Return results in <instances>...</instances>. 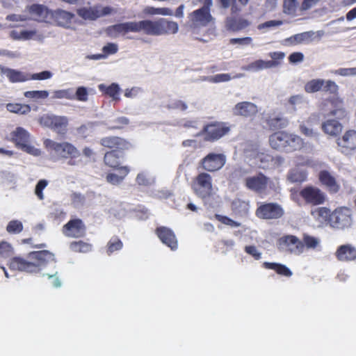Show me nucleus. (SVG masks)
<instances>
[{
  "mask_svg": "<svg viewBox=\"0 0 356 356\" xmlns=\"http://www.w3.org/2000/svg\"><path fill=\"white\" fill-rule=\"evenodd\" d=\"M10 140L15 144V147L22 151L34 156H39L40 150L35 148L29 144L30 134L21 127H17L10 133Z\"/></svg>",
  "mask_w": 356,
  "mask_h": 356,
  "instance_id": "nucleus-7",
  "label": "nucleus"
},
{
  "mask_svg": "<svg viewBox=\"0 0 356 356\" xmlns=\"http://www.w3.org/2000/svg\"><path fill=\"white\" fill-rule=\"evenodd\" d=\"M70 248L74 252L87 253L92 250V245L83 241H77L71 242Z\"/></svg>",
  "mask_w": 356,
  "mask_h": 356,
  "instance_id": "nucleus-38",
  "label": "nucleus"
},
{
  "mask_svg": "<svg viewBox=\"0 0 356 356\" xmlns=\"http://www.w3.org/2000/svg\"><path fill=\"white\" fill-rule=\"evenodd\" d=\"M115 124L110 127L108 129L110 130L115 129H123L126 125H127L129 122V120L126 117H119L115 120Z\"/></svg>",
  "mask_w": 356,
  "mask_h": 356,
  "instance_id": "nucleus-54",
  "label": "nucleus"
},
{
  "mask_svg": "<svg viewBox=\"0 0 356 356\" xmlns=\"http://www.w3.org/2000/svg\"><path fill=\"white\" fill-rule=\"evenodd\" d=\"M335 256L340 261H351L356 259V248L350 244L338 247Z\"/></svg>",
  "mask_w": 356,
  "mask_h": 356,
  "instance_id": "nucleus-26",
  "label": "nucleus"
},
{
  "mask_svg": "<svg viewBox=\"0 0 356 356\" xmlns=\"http://www.w3.org/2000/svg\"><path fill=\"white\" fill-rule=\"evenodd\" d=\"M219 6L222 9H229L232 15H236L242 11L250 0H217Z\"/></svg>",
  "mask_w": 356,
  "mask_h": 356,
  "instance_id": "nucleus-25",
  "label": "nucleus"
},
{
  "mask_svg": "<svg viewBox=\"0 0 356 356\" xmlns=\"http://www.w3.org/2000/svg\"><path fill=\"white\" fill-rule=\"evenodd\" d=\"M286 143H287L285 146L286 147L284 151V152L286 153L300 150L305 146L304 140L300 136L290 133H289L288 140Z\"/></svg>",
  "mask_w": 356,
  "mask_h": 356,
  "instance_id": "nucleus-30",
  "label": "nucleus"
},
{
  "mask_svg": "<svg viewBox=\"0 0 356 356\" xmlns=\"http://www.w3.org/2000/svg\"><path fill=\"white\" fill-rule=\"evenodd\" d=\"M1 72L6 75L11 83L25 82L29 81V74L8 68L2 67Z\"/></svg>",
  "mask_w": 356,
  "mask_h": 356,
  "instance_id": "nucleus-29",
  "label": "nucleus"
},
{
  "mask_svg": "<svg viewBox=\"0 0 356 356\" xmlns=\"http://www.w3.org/2000/svg\"><path fill=\"white\" fill-rule=\"evenodd\" d=\"M42 122L59 134H65L68 125V119L65 116L46 115L42 118Z\"/></svg>",
  "mask_w": 356,
  "mask_h": 356,
  "instance_id": "nucleus-21",
  "label": "nucleus"
},
{
  "mask_svg": "<svg viewBox=\"0 0 356 356\" xmlns=\"http://www.w3.org/2000/svg\"><path fill=\"white\" fill-rule=\"evenodd\" d=\"M267 124L272 129H280L287 127L289 120L283 117H270L266 120Z\"/></svg>",
  "mask_w": 356,
  "mask_h": 356,
  "instance_id": "nucleus-40",
  "label": "nucleus"
},
{
  "mask_svg": "<svg viewBox=\"0 0 356 356\" xmlns=\"http://www.w3.org/2000/svg\"><path fill=\"white\" fill-rule=\"evenodd\" d=\"M284 212L282 207L277 203L261 204L256 210V216L261 219H278L283 216Z\"/></svg>",
  "mask_w": 356,
  "mask_h": 356,
  "instance_id": "nucleus-10",
  "label": "nucleus"
},
{
  "mask_svg": "<svg viewBox=\"0 0 356 356\" xmlns=\"http://www.w3.org/2000/svg\"><path fill=\"white\" fill-rule=\"evenodd\" d=\"M114 9L110 6L95 5L91 7H83L76 10L78 15L85 20L94 21L97 19L111 15Z\"/></svg>",
  "mask_w": 356,
  "mask_h": 356,
  "instance_id": "nucleus-9",
  "label": "nucleus"
},
{
  "mask_svg": "<svg viewBox=\"0 0 356 356\" xmlns=\"http://www.w3.org/2000/svg\"><path fill=\"white\" fill-rule=\"evenodd\" d=\"M258 161L260 162V167L262 168H266L268 167V164L273 161V158L270 154L261 152L257 154V156Z\"/></svg>",
  "mask_w": 356,
  "mask_h": 356,
  "instance_id": "nucleus-51",
  "label": "nucleus"
},
{
  "mask_svg": "<svg viewBox=\"0 0 356 356\" xmlns=\"http://www.w3.org/2000/svg\"><path fill=\"white\" fill-rule=\"evenodd\" d=\"M51 23L64 27H68L74 17V14L62 9L51 11Z\"/></svg>",
  "mask_w": 356,
  "mask_h": 356,
  "instance_id": "nucleus-24",
  "label": "nucleus"
},
{
  "mask_svg": "<svg viewBox=\"0 0 356 356\" xmlns=\"http://www.w3.org/2000/svg\"><path fill=\"white\" fill-rule=\"evenodd\" d=\"M98 88L102 93L112 97L113 100L119 99L118 95L120 89L117 83H113L108 86L104 84H100Z\"/></svg>",
  "mask_w": 356,
  "mask_h": 356,
  "instance_id": "nucleus-35",
  "label": "nucleus"
},
{
  "mask_svg": "<svg viewBox=\"0 0 356 356\" xmlns=\"http://www.w3.org/2000/svg\"><path fill=\"white\" fill-rule=\"evenodd\" d=\"M211 8L202 6L189 14L188 19L191 25L193 27L207 26L213 22V18L211 14Z\"/></svg>",
  "mask_w": 356,
  "mask_h": 356,
  "instance_id": "nucleus-13",
  "label": "nucleus"
},
{
  "mask_svg": "<svg viewBox=\"0 0 356 356\" xmlns=\"http://www.w3.org/2000/svg\"><path fill=\"white\" fill-rule=\"evenodd\" d=\"M104 163L113 169H119L120 166V156L116 150L106 152L104 156Z\"/></svg>",
  "mask_w": 356,
  "mask_h": 356,
  "instance_id": "nucleus-32",
  "label": "nucleus"
},
{
  "mask_svg": "<svg viewBox=\"0 0 356 356\" xmlns=\"http://www.w3.org/2000/svg\"><path fill=\"white\" fill-rule=\"evenodd\" d=\"M52 73L49 71H43L39 73L29 74V80H45L50 79Z\"/></svg>",
  "mask_w": 356,
  "mask_h": 356,
  "instance_id": "nucleus-57",
  "label": "nucleus"
},
{
  "mask_svg": "<svg viewBox=\"0 0 356 356\" xmlns=\"http://www.w3.org/2000/svg\"><path fill=\"white\" fill-rule=\"evenodd\" d=\"M118 50V47L116 44L109 42L106 45H105L102 51L106 55H110V54H114L117 53Z\"/></svg>",
  "mask_w": 356,
  "mask_h": 356,
  "instance_id": "nucleus-59",
  "label": "nucleus"
},
{
  "mask_svg": "<svg viewBox=\"0 0 356 356\" xmlns=\"http://www.w3.org/2000/svg\"><path fill=\"white\" fill-rule=\"evenodd\" d=\"M29 13L33 18L41 22L51 23V11L47 6L42 4L34 3L29 7Z\"/></svg>",
  "mask_w": 356,
  "mask_h": 356,
  "instance_id": "nucleus-23",
  "label": "nucleus"
},
{
  "mask_svg": "<svg viewBox=\"0 0 356 356\" xmlns=\"http://www.w3.org/2000/svg\"><path fill=\"white\" fill-rule=\"evenodd\" d=\"M66 213L61 209H56L49 214L50 218L56 222H60L65 218Z\"/></svg>",
  "mask_w": 356,
  "mask_h": 356,
  "instance_id": "nucleus-56",
  "label": "nucleus"
},
{
  "mask_svg": "<svg viewBox=\"0 0 356 356\" xmlns=\"http://www.w3.org/2000/svg\"><path fill=\"white\" fill-rule=\"evenodd\" d=\"M245 186L248 190L260 195H266L270 191L274 190L273 181L262 172L246 177Z\"/></svg>",
  "mask_w": 356,
  "mask_h": 356,
  "instance_id": "nucleus-6",
  "label": "nucleus"
},
{
  "mask_svg": "<svg viewBox=\"0 0 356 356\" xmlns=\"http://www.w3.org/2000/svg\"><path fill=\"white\" fill-rule=\"evenodd\" d=\"M289 133L284 131L275 132L269 138V143L273 149L285 151Z\"/></svg>",
  "mask_w": 356,
  "mask_h": 356,
  "instance_id": "nucleus-27",
  "label": "nucleus"
},
{
  "mask_svg": "<svg viewBox=\"0 0 356 356\" xmlns=\"http://www.w3.org/2000/svg\"><path fill=\"white\" fill-rule=\"evenodd\" d=\"M337 144L341 153L349 155L356 150V131H346L341 137L337 139Z\"/></svg>",
  "mask_w": 356,
  "mask_h": 356,
  "instance_id": "nucleus-16",
  "label": "nucleus"
},
{
  "mask_svg": "<svg viewBox=\"0 0 356 356\" xmlns=\"http://www.w3.org/2000/svg\"><path fill=\"white\" fill-rule=\"evenodd\" d=\"M168 108L172 110L185 111L188 108L186 102L180 99H176L168 104Z\"/></svg>",
  "mask_w": 356,
  "mask_h": 356,
  "instance_id": "nucleus-52",
  "label": "nucleus"
},
{
  "mask_svg": "<svg viewBox=\"0 0 356 356\" xmlns=\"http://www.w3.org/2000/svg\"><path fill=\"white\" fill-rule=\"evenodd\" d=\"M6 108L8 111L19 115L28 114L31 110L29 104L19 103H8L6 105Z\"/></svg>",
  "mask_w": 356,
  "mask_h": 356,
  "instance_id": "nucleus-36",
  "label": "nucleus"
},
{
  "mask_svg": "<svg viewBox=\"0 0 356 356\" xmlns=\"http://www.w3.org/2000/svg\"><path fill=\"white\" fill-rule=\"evenodd\" d=\"M252 41V39L250 37H245L241 38H232L230 39V44H238L241 45L244 44H250Z\"/></svg>",
  "mask_w": 356,
  "mask_h": 356,
  "instance_id": "nucleus-63",
  "label": "nucleus"
},
{
  "mask_svg": "<svg viewBox=\"0 0 356 356\" xmlns=\"http://www.w3.org/2000/svg\"><path fill=\"white\" fill-rule=\"evenodd\" d=\"M44 146L50 154L58 159L68 160L69 165H78L82 163L80 152L69 142L58 143L47 138L44 140Z\"/></svg>",
  "mask_w": 356,
  "mask_h": 356,
  "instance_id": "nucleus-3",
  "label": "nucleus"
},
{
  "mask_svg": "<svg viewBox=\"0 0 356 356\" xmlns=\"http://www.w3.org/2000/svg\"><path fill=\"white\" fill-rule=\"evenodd\" d=\"M302 242L304 244V248L307 249H315L319 244V240L317 238L307 234H303Z\"/></svg>",
  "mask_w": 356,
  "mask_h": 356,
  "instance_id": "nucleus-46",
  "label": "nucleus"
},
{
  "mask_svg": "<svg viewBox=\"0 0 356 356\" xmlns=\"http://www.w3.org/2000/svg\"><path fill=\"white\" fill-rule=\"evenodd\" d=\"M280 250H287L291 253L300 254L304 251V244L294 235H284L280 237L277 242Z\"/></svg>",
  "mask_w": 356,
  "mask_h": 356,
  "instance_id": "nucleus-15",
  "label": "nucleus"
},
{
  "mask_svg": "<svg viewBox=\"0 0 356 356\" xmlns=\"http://www.w3.org/2000/svg\"><path fill=\"white\" fill-rule=\"evenodd\" d=\"M54 98L74 99V94L72 89L58 90L54 92Z\"/></svg>",
  "mask_w": 356,
  "mask_h": 356,
  "instance_id": "nucleus-47",
  "label": "nucleus"
},
{
  "mask_svg": "<svg viewBox=\"0 0 356 356\" xmlns=\"http://www.w3.org/2000/svg\"><path fill=\"white\" fill-rule=\"evenodd\" d=\"M234 116L250 118L255 116L258 113V108L256 104L250 102H241L237 103L232 109Z\"/></svg>",
  "mask_w": 356,
  "mask_h": 356,
  "instance_id": "nucleus-22",
  "label": "nucleus"
},
{
  "mask_svg": "<svg viewBox=\"0 0 356 356\" xmlns=\"http://www.w3.org/2000/svg\"><path fill=\"white\" fill-rule=\"evenodd\" d=\"M178 24L161 18L156 21L142 20L139 22H127L108 26L105 31L108 36L117 38L120 35H126L129 32L144 33L149 35L174 34L178 31Z\"/></svg>",
  "mask_w": 356,
  "mask_h": 356,
  "instance_id": "nucleus-1",
  "label": "nucleus"
},
{
  "mask_svg": "<svg viewBox=\"0 0 356 356\" xmlns=\"http://www.w3.org/2000/svg\"><path fill=\"white\" fill-rule=\"evenodd\" d=\"M318 178L321 184L330 194H337L341 190V185L337 177L327 170H321Z\"/></svg>",
  "mask_w": 356,
  "mask_h": 356,
  "instance_id": "nucleus-19",
  "label": "nucleus"
},
{
  "mask_svg": "<svg viewBox=\"0 0 356 356\" xmlns=\"http://www.w3.org/2000/svg\"><path fill=\"white\" fill-rule=\"evenodd\" d=\"M299 194L307 204L316 206L323 204L325 201V194L316 186H305Z\"/></svg>",
  "mask_w": 356,
  "mask_h": 356,
  "instance_id": "nucleus-11",
  "label": "nucleus"
},
{
  "mask_svg": "<svg viewBox=\"0 0 356 356\" xmlns=\"http://www.w3.org/2000/svg\"><path fill=\"white\" fill-rule=\"evenodd\" d=\"M99 144L106 148L118 152H123L132 148V144L129 140L116 136L103 137L100 139Z\"/></svg>",
  "mask_w": 356,
  "mask_h": 356,
  "instance_id": "nucleus-17",
  "label": "nucleus"
},
{
  "mask_svg": "<svg viewBox=\"0 0 356 356\" xmlns=\"http://www.w3.org/2000/svg\"><path fill=\"white\" fill-rule=\"evenodd\" d=\"M63 234L70 238H81L86 235V227L79 218L69 220L62 229Z\"/></svg>",
  "mask_w": 356,
  "mask_h": 356,
  "instance_id": "nucleus-18",
  "label": "nucleus"
},
{
  "mask_svg": "<svg viewBox=\"0 0 356 356\" xmlns=\"http://www.w3.org/2000/svg\"><path fill=\"white\" fill-rule=\"evenodd\" d=\"M120 173V175H118L115 173H108L106 176V179L107 182L113 184L117 185L120 184L125 177L129 174L130 169L128 166H122L120 168L118 169Z\"/></svg>",
  "mask_w": 356,
  "mask_h": 356,
  "instance_id": "nucleus-34",
  "label": "nucleus"
},
{
  "mask_svg": "<svg viewBox=\"0 0 356 356\" xmlns=\"http://www.w3.org/2000/svg\"><path fill=\"white\" fill-rule=\"evenodd\" d=\"M323 132L332 136H338L342 131L341 124L336 120H327L321 126Z\"/></svg>",
  "mask_w": 356,
  "mask_h": 356,
  "instance_id": "nucleus-31",
  "label": "nucleus"
},
{
  "mask_svg": "<svg viewBox=\"0 0 356 356\" xmlns=\"http://www.w3.org/2000/svg\"><path fill=\"white\" fill-rule=\"evenodd\" d=\"M351 211L343 207L335 209L330 215V225L337 229H345L351 225Z\"/></svg>",
  "mask_w": 356,
  "mask_h": 356,
  "instance_id": "nucleus-14",
  "label": "nucleus"
},
{
  "mask_svg": "<svg viewBox=\"0 0 356 356\" xmlns=\"http://www.w3.org/2000/svg\"><path fill=\"white\" fill-rule=\"evenodd\" d=\"M136 181L137 184L140 186H148L150 184L149 179L144 172L138 173Z\"/></svg>",
  "mask_w": 356,
  "mask_h": 356,
  "instance_id": "nucleus-64",
  "label": "nucleus"
},
{
  "mask_svg": "<svg viewBox=\"0 0 356 356\" xmlns=\"http://www.w3.org/2000/svg\"><path fill=\"white\" fill-rule=\"evenodd\" d=\"M287 178L291 183H302L307 180V172L299 169H293L289 172Z\"/></svg>",
  "mask_w": 356,
  "mask_h": 356,
  "instance_id": "nucleus-41",
  "label": "nucleus"
},
{
  "mask_svg": "<svg viewBox=\"0 0 356 356\" xmlns=\"http://www.w3.org/2000/svg\"><path fill=\"white\" fill-rule=\"evenodd\" d=\"M55 261L54 254L48 250L30 252L26 257L16 256L8 262L10 269L29 274H38L50 263Z\"/></svg>",
  "mask_w": 356,
  "mask_h": 356,
  "instance_id": "nucleus-2",
  "label": "nucleus"
},
{
  "mask_svg": "<svg viewBox=\"0 0 356 356\" xmlns=\"http://www.w3.org/2000/svg\"><path fill=\"white\" fill-rule=\"evenodd\" d=\"M248 20L239 17L230 16L225 19V27L227 30L232 32H238L249 26Z\"/></svg>",
  "mask_w": 356,
  "mask_h": 356,
  "instance_id": "nucleus-28",
  "label": "nucleus"
},
{
  "mask_svg": "<svg viewBox=\"0 0 356 356\" xmlns=\"http://www.w3.org/2000/svg\"><path fill=\"white\" fill-rule=\"evenodd\" d=\"M154 232L163 244L172 251L177 250L178 241L172 229L165 226H159L156 228Z\"/></svg>",
  "mask_w": 356,
  "mask_h": 356,
  "instance_id": "nucleus-20",
  "label": "nucleus"
},
{
  "mask_svg": "<svg viewBox=\"0 0 356 356\" xmlns=\"http://www.w3.org/2000/svg\"><path fill=\"white\" fill-rule=\"evenodd\" d=\"M122 248V241L118 236H113L107 243L106 253L110 256L114 252L120 250Z\"/></svg>",
  "mask_w": 356,
  "mask_h": 356,
  "instance_id": "nucleus-42",
  "label": "nucleus"
},
{
  "mask_svg": "<svg viewBox=\"0 0 356 356\" xmlns=\"http://www.w3.org/2000/svg\"><path fill=\"white\" fill-rule=\"evenodd\" d=\"M288 102L293 110H296L298 108H300L305 103V101L302 95H296L291 96Z\"/></svg>",
  "mask_w": 356,
  "mask_h": 356,
  "instance_id": "nucleus-49",
  "label": "nucleus"
},
{
  "mask_svg": "<svg viewBox=\"0 0 356 356\" xmlns=\"http://www.w3.org/2000/svg\"><path fill=\"white\" fill-rule=\"evenodd\" d=\"M226 156L223 154L209 153L200 161L202 170L213 172L221 169L225 164Z\"/></svg>",
  "mask_w": 356,
  "mask_h": 356,
  "instance_id": "nucleus-12",
  "label": "nucleus"
},
{
  "mask_svg": "<svg viewBox=\"0 0 356 356\" xmlns=\"http://www.w3.org/2000/svg\"><path fill=\"white\" fill-rule=\"evenodd\" d=\"M300 131L302 134L307 137L312 138L317 136V131L313 127V122L311 118L300 124Z\"/></svg>",
  "mask_w": 356,
  "mask_h": 356,
  "instance_id": "nucleus-39",
  "label": "nucleus"
},
{
  "mask_svg": "<svg viewBox=\"0 0 356 356\" xmlns=\"http://www.w3.org/2000/svg\"><path fill=\"white\" fill-rule=\"evenodd\" d=\"M47 186V181L45 179L40 180L36 184L35 193L38 197L41 200L44 199L42 191Z\"/></svg>",
  "mask_w": 356,
  "mask_h": 356,
  "instance_id": "nucleus-58",
  "label": "nucleus"
},
{
  "mask_svg": "<svg viewBox=\"0 0 356 356\" xmlns=\"http://www.w3.org/2000/svg\"><path fill=\"white\" fill-rule=\"evenodd\" d=\"M148 13L150 15H172V11L168 8H149Z\"/></svg>",
  "mask_w": 356,
  "mask_h": 356,
  "instance_id": "nucleus-53",
  "label": "nucleus"
},
{
  "mask_svg": "<svg viewBox=\"0 0 356 356\" xmlns=\"http://www.w3.org/2000/svg\"><path fill=\"white\" fill-rule=\"evenodd\" d=\"M263 267L266 269H271L275 270L278 275L286 277H290L292 275V271L285 265L274 263V262H264Z\"/></svg>",
  "mask_w": 356,
  "mask_h": 356,
  "instance_id": "nucleus-33",
  "label": "nucleus"
},
{
  "mask_svg": "<svg viewBox=\"0 0 356 356\" xmlns=\"http://www.w3.org/2000/svg\"><path fill=\"white\" fill-rule=\"evenodd\" d=\"M26 98L32 99H45L49 96V92L47 90H30L24 93Z\"/></svg>",
  "mask_w": 356,
  "mask_h": 356,
  "instance_id": "nucleus-45",
  "label": "nucleus"
},
{
  "mask_svg": "<svg viewBox=\"0 0 356 356\" xmlns=\"http://www.w3.org/2000/svg\"><path fill=\"white\" fill-rule=\"evenodd\" d=\"M279 65L277 61H268L263 60H257L254 62L248 65V69L254 71L261 70L263 69L271 68Z\"/></svg>",
  "mask_w": 356,
  "mask_h": 356,
  "instance_id": "nucleus-37",
  "label": "nucleus"
},
{
  "mask_svg": "<svg viewBox=\"0 0 356 356\" xmlns=\"http://www.w3.org/2000/svg\"><path fill=\"white\" fill-rule=\"evenodd\" d=\"M88 92L86 88L81 86L76 89V93L74 95V99L81 102H86L88 100Z\"/></svg>",
  "mask_w": 356,
  "mask_h": 356,
  "instance_id": "nucleus-55",
  "label": "nucleus"
},
{
  "mask_svg": "<svg viewBox=\"0 0 356 356\" xmlns=\"http://www.w3.org/2000/svg\"><path fill=\"white\" fill-rule=\"evenodd\" d=\"M215 218L221 223L230 226L232 227H238L241 225L240 222H238L226 216L216 214Z\"/></svg>",
  "mask_w": 356,
  "mask_h": 356,
  "instance_id": "nucleus-48",
  "label": "nucleus"
},
{
  "mask_svg": "<svg viewBox=\"0 0 356 356\" xmlns=\"http://www.w3.org/2000/svg\"><path fill=\"white\" fill-rule=\"evenodd\" d=\"M13 248L10 243L6 241L0 243V256L5 257L10 253Z\"/></svg>",
  "mask_w": 356,
  "mask_h": 356,
  "instance_id": "nucleus-62",
  "label": "nucleus"
},
{
  "mask_svg": "<svg viewBox=\"0 0 356 356\" xmlns=\"http://www.w3.org/2000/svg\"><path fill=\"white\" fill-rule=\"evenodd\" d=\"M245 251L248 254L252 256L256 260L261 259V254L257 250L254 245H247L245 247Z\"/></svg>",
  "mask_w": 356,
  "mask_h": 356,
  "instance_id": "nucleus-60",
  "label": "nucleus"
},
{
  "mask_svg": "<svg viewBox=\"0 0 356 356\" xmlns=\"http://www.w3.org/2000/svg\"><path fill=\"white\" fill-rule=\"evenodd\" d=\"M298 6L297 0H284L283 11L285 14L294 15L296 13Z\"/></svg>",
  "mask_w": 356,
  "mask_h": 356,
  "instance_id": "nucleus-44",
  "label": "nucleus"
},
{
  "mask_svg": "<svg viewBox=\"0 0 356 356\" xmlns=\"http://www.w3.org/2000/svg\"><path fill=\"white\" fill-rule=\"evenodd\" d=\"M336 73L342 76H356V67L351 68H339Z\"/></svg>",
  "mask_w": 356,
  "mask_h": 356,
  "instance_id": "nucleus-61",
  "label": "nucleus"
},
{
  "mask_svg": "<svg viewBox=\"0 0 356 356\" xmlns=\"http://www.w3.org/2000/svg\"><path fill=\"white\" fill-rule=\"evenodd\" d=\"M230 131L227 122L213 121L204 125L202 129L195 136H203L206 142H215L226 136Z\"/></svg>",
  "mask_w": 356,
  "mask_h": 356,
  "instance_id": "nucleus-4",
  "label": "nucleus"
},
{
  "mask_svg": "<svg viewBox=\"0 0 356 356\" xmlns=\"http://www.w3.org/2000/svg\"><path fill=\"white\" fill-rule=\"evenodd\" d=\"M193 193L202 200L208 199L213 195L212 177L206 172L199 173L191 184Z\"/></svg>",
  "mask_w": 356,
  "mask_h": 356,
  "instance_id": "nucleus-5",
  "label": "nucleus"
},
{
  "mask_svg": "<svg viewBox=\"0 0 356 356\" xmlns=\"http://www.w3.org/2000/svg\"><path fill=\"white\" fill-rule=\"evenodd\" d=\"M304 89L307 93H314L322 90L333 95H337L339 92V86L334 81L322 79H314L307 81Z\"/></svg>",
  "mask_w": 356,
  "mask_h": 356,
  "instance_id": "nucleus-8",
  "label": "nucleus"
},
{
  "mask_svg": "<svg viewBox=\"0 0 356 356\" xmlns=\"http://www.w3.org/2000/svg\"><path fill=\"white\" fill-rule=\"evenodd\" d=\"M312 214L318 218H322L323 220L328 219L330 222V215L332 213H330V210L326 207L318 208L312 212Z\"/></svg>",
  "mask_w": 356,
  "mask_h": 356,
  "instance_id": "nucleus-50",
  "label": "nucleus"
},
{
  "mask_svg": "<svg viewBox=\"0 0 356 356\" xmlns=\"http://www.w3.org/2000/svg\"><path fill=\"white\" fill-rule=\"evenodd\" d=\"M23 227L24 226L21 221L18 220H13L8 223L6 226V231L10 234H17L23 230Z\"/></svg>",
  "mask_w": 356,
  "mask_h": 356,
  "instance_id": "nucleus-43",
  "label": "nucleus"
}]
</instances>
